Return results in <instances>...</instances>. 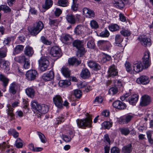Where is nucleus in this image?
<instances>
[{"label": "nucleus", "mask_w": 153, "mask_h": 153, "mask_svg": "<svg viewBox=\"0 0 153 153\" xmlns=\"http://www.w3.org/2000/svg\"><path fill=\"white\" fill-rule=\"evenodd\" d=\"M149 56V52H145L143 58V65L140 62H134L133 65V70L137 73L141 71L143 68H148L150 65Z\"/></svg>", "instance_id": "obj_1"}, {"label": "nucleus", "mask_w": 153, "mask_h": 153, "mask_svg": "<svg viewBox=\"0 0 153 153\" xmlns=\"http://www.w3.org/2000/svg\"><path fill=\"white\" fill-rule=\"evenodd\" d=\"M43 27V24L41 21H39L35 23L33 27L31 28L29 31L31 34L36 36L42 30Z\"/></svg>", "instance_id": "obj_2"}, {"label": "nucleus", "mask_w": 153, "mask_h": 153, "mask_svg": "<svg viewBox=\"0 0 153 153\" xmlns=\"http://www.w3.org/2000/svg\"><path fill=\"white\" fill-rule=\"evenodd\" d=\"M74 46L78 49L77 55L81 56L85 53V49L84 48L83 43L79 40H76L73 43Z\"/></svg>", "instance_id": "obj_3"}, {"label": "nucleus", "mask_w": 153, "mask_h": 153, "mask_svg": "<svg viewBox=\"0 0 153 153\" xmlns=\"http://www.w3.org/2000/svg\"><path fill=\"white\" fill-rule=\"evenodd\" d=\"M76 122L79 128H84L86 127H90L91 126L92 120L89 117H87L83 120H77Z\"/></svg>", "instance_id": "obj_4"}, {"label": "nucleus", "mask_w": 153, "mask_h": 153, "mask_svg": "<svg viewBox=\"0 0 153 153\" xmlns=\"http://www.w3.org/2000/svg\"><path fill=\"white\" fill-rule=\"evenodd\" d=\"M40 70L44 71L48 69L49 63L48 60L45 56H42L39 60Z\"/></svg>", "instance_id": "obj_5"}, {"label": "nucleus", "mask_w": 153, "mask_h": 153, "mask_svg": "<svg viewBox=\"0 0 153 153\" xmlns=\"http://www.w3.org/2000/svg\"><path fill=\"white\" fill-rule=\"evenodd\" d=\"M26 79L29 81H32L35 80L38 76L37 71L34 70H30L27 71L25 74Z\"/></svg>", "instance_id": "obj_6"}, {"label": "nucleus", "mask_w": 153, "mask_h": 153, "mask_svg": "<svg viewBox=\"0 0 153 153\" xmlns=\"http://www.w3.org/2000/svg\"><path fill=\"white\" fill-rule=\"evenodd\" d=\"M50 53L53 57L58 58L62 55L60 49L58 47L54 46L52 48L50 52Z\"/></svg>", "instance_id": "obj_7"}, {"label": "nucleus", "mask_w": 153, "mask_h": 153, "mask_svg": "<svg viewBox=\"0 0 153 153\" xmlns=\"http://www.w3.org/2000/svg\"><path fill=\"white\" fill-rule=\"evenodd\" d=\"M80 19V16L77 14L76 15V17L73 15L69 14L67 15L66 17L67 22L71 24H75L76 21H79Z\"/></svg>", "instance_id": "obj_8"}, {"label": "nucleus", "mask_w": 153, "mask_h": 153, "mask_svg": "<svg viewBox=\"0 0 153 153\" xmlns=\"http://www.w3.org/2000/svg\"><path fill=\"white\" fill-rule=\"evenodd\" d=\"M53 103L55 106L58 108L63 107V101L62 97L59 95H56L53 98Z\"/></svg>", "instance_id": "obj_9"}, {"label": "nucleus", "mask_w": 153, "mask_h": 153, "mask_svg": "<svg viewBox=\"0 0 153 153\" xmlns=\"http://www.w3.org/2000/svg\"><path fill=\"white\" fill-rule=\"evenodd\" d=\"M133 117V116L129 114L124 115L119 118V123L120 124L127 123L131 120Z\"/></svg>", "instance_id": "obj_10"}, {"label": "nucleus", "mask_w": 153, "mask_h": 153, "mask_svg": "<svg viewBox=\"0 0 153 153\" xmlns=\"http://www.w3.org/2000/svg\"><path fill=\"white\" fill-rule=\"evenodd\" d=\"M113 105L115 108L120 110L124 109L126 107V104L120 100L114 102L113 103Z\"/></svg>", "instance_id": "obj_11"}, {"label": "nucleus", "mask_w": 153, "mask_h": 153, "mask_svg": "<svg viewBox=\"0 0 153 153\" xmlns=\"http://www.w3.org/2000/svg\"><path fill=\"white\" fill-rule=\"evenodd\" d=\"M83 14L87 17L93 18L95 16L94 11L87 8H84L83 9Z\"/></svg>", "instance_id": "obj_12"}, {"label": "nucleus", "mask_w": 153, "mask_h": 153, "mask_svg": "<svg viewBox=\"0 0 153 153\" xmlns=\"http://www.w3.org/2000/svg\"><path fill=\"white\" fill-rule=\"evenodd\" d=\"M149 80L148 77L145 76H142L138 78L137 82L139 84H142L143 85L147 84L149 82Z\"/></svg>", "instance_id": "obj_13"}, {"label": "nucleus", "mask_w": 153, "mask_h": 153, "mask_svg": "<svg viewBox=\"0 0 153 153\" xmlns=\"http://www.w3.org/2000/svg\"><path fill=\"white\" fill-rule=\"evenodd\" d=\"M150 102V98L149 96L145 95L142 97L140 105L142 106H146L149 105Z\"/></svg>", "instance_id": "obj_14"}, {"label": "nucleus", "mask_w": 153, "mask_h": 153, "mask_svg": "<svg viewBox=\"0 0 153 153\" xmlns=\"http://www.w3.org/2000/svg\"><path fill=\"white\" fill-rule=\"evenodd\" d=\"M97 45L99 47H103L108 49L111 46V44L109 41L107 40H100L97 42Z\"/></svg>", "instance_id": "obj_15"}, {"label": "nucleus", "mask_w": 153, "mask_h": 153, "mask_svg": "<svg viewBox=\"0 0 153 153\" xmlns=\"http://www.w3.org/2000/svg\"><path fill=\"white\" fill-rule=\"evenodd\" d=\"M138 39L144 46H150L151 45V40L149 38L147 37H141V38H138Z\"/></svg>", "instance_id": "obj_16"}, {"label": "nucleus", "mask_w": 153, "mask_h": 153, "mask_svg": "<svg viewBox=\"0 0 153 153\" xmlns=\"http://www.w3.org/2000/svg\"><path fill=\"white\" fill-rule=\"evenodd\" d=\"M115 43L117 46L120 47H124L126 45H124L123 44V38L120 35H117L115 37Z\"/></svg>", "instance_id": "obj_17"}, {"label": "nucleus", "mask_w": 153, "mask_h": 153, "mask_svg": "<svg viewBox=\"0 0 153 153\" xmlns=\"http://www.w3.org/2000/svg\"><path fill=\"white\" fill-rule=\"evenodd\" d=\"M54 72L52 71H50L48 73L44 74L42 76L43 79L47 81L51 80L54 78Z\"/></svg>", "instance_id": "obj_18"}, {"label": "nucleus", "mask_w": 153, "mask_h": 153, "mask_svg": "<svg viewBox=\"0 0 153 153\" xmlns=\"http://www.w3.org/2000/svg\"><path fill=\"white\" fill-rule=\"evenodd\" d=\"M118 71L115 66L113 65H111L109 68L108 75L110 76L113 77L118 74Z\"/></svg>", "instance_id": "obj_19"}, {"label": "nucleus", "mask_w": 153, "mask_h": 153, "mask_svg": "<svg viewBox=\"0 0 153 153\" xmlns=\"http://www.w3.org/2000/svg\"><path fill=\"white\" fill-rule=\"evenodd\" d=\"M18 86V84L15 82L11 84L9 89V92L13 94H15L17 92Z\"/></svg>", "instance_id": "obj_20"}, {"label": "nucleus", "mask_w": 153, "mask_h": 153, "mask_svg": "<svg viewBox=\"0 0 153 153\" xmlns=\"http://www.w3.org/2000/svg\"><path fill=\"white\" fill-rule=\"evenodd\" d=\"M138 99V96L136 94H134L129 97L128 100L129 103L131 105H135Z\"/></svg>", "instance_id": "obj_21"}, {"label": "nucleus", "mask_w": 153, "mask_h": 153, "mask_svg": "<svg viewBox=\"0 0 153 153\" xmlns=\"http://www.w3.org/2000/svg\"><path fill=\"white\" fill-rule=\"evenodd\" d=\"M25 54L29 56H31L34 53V51L32 48L29 46H27L24 50Z\"/></svg>", "instance_id": "obj_22"}, {"label": "nucleus", "mask_w": 153, "mask_h": 153, "mask_svg": "<svg viewBox=\"0 0 153 153\" xmlns=\"http://www.w3.org/2000/svg\"><path fill=\"white\" fill-rule=\"evenodd\" d=\"M39 110L38 111V114L40 116L42 114H45L47 113L49 109L48 106L45 105H42L39 106Z\"/></svg>", "instance_id": "obj_23"}, {"label": "nucleus", "mask_w": 153, "mask_h": 153, "mask_svg": "<svg viewBox=\"0 0 153 153\" xmlns=\"http://www.w3.org/2000/svg\"><path fill=\"white\" fill-rule=\"evenodd\" d=\"M80 76L83 79L88 78L90 76V73L88 69L84 68L82 70L80 73Z\"/></svg>", "instance_id": "obj_24"}, {"label": "nucleus", "mask_w": 153, "mask_h": 153, "mask_svg": "<svg viewBox=\"0 0 153 153\" xmlns=\"http://www.w3.org/2000/svg\"><path fill=\"white\" fill-rule=\"evenodd\" d=\"M7 114L10 117V120H12L14 118V115L13 113L14 109H13L12 106L9 104H7Z\"/></svg>", "instance_id": "obj_25"}, {"label": "nucleus", "mask_w": 153, "mask_h": 153, "mask_svg": "<svg viewBox=\"0 0 153 153\" xmlns=\"http://www.w3.org/2000/svg\"><path fill=\"white\" fill-rule=\"evenodd\" d=\"M88 66L93 68L94 70L97 71L101 68L100 65L93 61H90L88 62Z\"/></svg>", "instance_id": "obj_26"}, {"label": "nucleus", "mask_w": 153, "mask_h": 153, "mask_svg": "<svg viewBox=\"0 0 153 153\" xmlns=\"http://www.w3.org/2000/svg\"><path fill=\"white\" fill-rule=\"evenodd\" d=\"M31 105L32 108L34 112V113L36 114H38V111L39 110V106H40L38 103L36 101H33L31 102Z\"/></svg>", "instance_id": "obj_27"}, {"label": "nucleus", "mask_w": 153, "mask_h": 153, "mask_svg": "<svg viewBox=\"0 0 153 153\" xmlns=\"http://www.w3.org/2000/svg\"><path fill=\"white\" fill-rule=\"evenodd\" d=\"M113 3L115 6L120 9L123 8L124 6V4L121 0H114Z\"/></svg>", "instance_id": "obj_28"}, {"label": "nucleus", "mask_w": 153, "mask_h": 153, "mask_svg": "<svg viewBox=\"0 0 153 153\" xmlns=\"http://www.w3.org/2000/svg\"><path fill=\"white\" fill-rule=\"evenodd\" d=\"M0 80L2 82V85L6 87L8 85L9 79L2 74H0Z\"/></svg>", "instance_id": "obj_29"}, {"label": "nucleus", "mask_w": 153, "mask_h": 153, "mask_svg": "<svg viewBox=\"0 0 153 153\" xmlns=\"http://www.w3.org/2000/svg\"><path fill=\"white\" fill-rule=\"evenodd\" d=\"M84 27L82 25H77L75 28L74 32L76 35L81 34L83 33Z\"/></svg>", "instance_id": "obj_30"}, {"label": "nucleus", "mask_w": 153, "mask_h": 153, "mask_svg": "<svg viewBox=\"0 0 153 153\" xmlns=\"http://www.w3.org/2000/svg\"><path fill=\"white\" fill-rule=\"evenodd\" d=\"M87 40L88 41L87 43V47L90 48H93L95 46L94 39L91 37H89Z\"/></svg>", "instance_id": "obj_31"}, {"label": "nucleus", "mask_w": 153, "mask_h": 153, "mask_svg": "<svg viewBox=\"0 0 153 153\" xmlns=\"http://www.w3.org/2000/svg\"><path fill=\"white\" fill-rule=\"evenodd\" d=\"M0 64H2L3 68L6 71L9 70V63L8 61L0 59Z\"/></svg>", "instance_id": "obj_32"}, {"label": "nucleus", "mask_w": 153, "mask_h": 153, "mask_svg": "<svg viewBox=\"0 0 153 153\" xmlns=\"http://www.w3.org/2000/svg\"><path fill=\"white\" fill-rule=\"evenodd\" d=\"M59 84L60 86L65 87L71 85V82L68 80H61L59 81Z\"/></svg>", "instance_id": "obj_33"}, {"label": "nucleus", "mask_w": 153, "mask_h": 153, "mask_svg": "<svg viewBox=\"0 0 153 153\" xmlns=\"http://www.w3.org/2000/svg\"><path fill=\"white\" fill-rule=\"evenodd\" d=\"M68 62L69 64L70 65H73L75 63L78 65L80 63L81 61L76 59L75 58L73 57L69 59Z\"/></svg>", "instance_id": "obj_34"}, {"label": "nucleus", "mask_w": 153, "mask_h": 153, "mask_svg": "<svg viewBox=\"0 0 153 153\" xmlns=\"http://www.w3.org/2000/svg\"><path fill=\"white\" fill-rule=\"evenodd\" d=\"M61 72L63 75L66 77H68L70 76V71L67 68L63 67L61 70Z\"/></svg>", "instance_id": "obj_35"}, {"label": "nucleus", "mask_w": 153, "mask_h": 153, "mask_svg": "<svg viewBox=\"0 0 153 153\" xmlns=\"http://www.w3.org/2000/svg\"><path fill=\"white\" fill-rule=\"evenodd\" d=\"M57 4L60 6L66 7L68 5L69 2L68 0H58Z\"/></svg>", "instance_id": "obj_36"}, {"label": "nucleus", "mask_w": 153, "mask_h": 153, "mask_svg": "<svg viewBox=\"0 0 153 153\" xmlns=\"http://www.w3.org/2000/svg\"><path fill=\"white\" fill-rule=\"evenodd\" d=\"M27 59L24 55H22L16 56L14 58L15 60L19 63H22L25 62Z\"/></svg>", "instance_id": "obj_37"}, {"label": "nucleus", "mask_w": 153, "mask_h": 153, "mask_svg": "<svg viewBox=\"0 0 153 153\" xmlns=\"http://www.w3.org/2000/svg\"><path fill=\"white\" fill-rule=\"evenodd\" d=\"M24 48V46L22 45H17L14 48L13 53L15 54H18L23 50Z\"/></svg>", "instance_id": "obj_38"}, {"label": "nucleus", "mask_w": 153, "mask_h": 153, "mask_svg": "<svg viewBox=\"0 0 153 153\" xmlns=\"http://www.w3.org/2000/svg\"><path fill=\"white\" fill-rule=\"evenodd\" d=\"M8 133L9 135H12L15 138L19 136V134L16 130L13 128H10L8 131Z\"/></svg>", "instance_id": "obj_39"}, {"label": "nucleus", "mask_w": 153, "mask_h": 153, "mask_svg": "<svg viewBox=\"0 0 153 153\" xmlns=\"http://www.w3.org/2000/svg\"><path fill=\"white\" fill-rule=\"evenodd\" d=\"M132 146L129 144L127 146H124L122 149L123 152L124 153H130L131 151Z\"/></svg>", "instance_id": "obj_40"}, {"label": "nucleus", "mask_w": 153, "mask_h": 153, "mask_svg": "<svg viewBox=\"0 0 153 153\" xmlns=\"http://www.w3.org/2000/svg\"><path fill=\"white\" fill-rule=\"evenodd\" d=\"M25 91L27 95L30 97H33L34 95V90L31 88L26 89Z\"/></svg>", "instance_id": "obj_41"}, {"label": "nucleus", "mask_w": 153, "mask_h": 153, "mask_svg": "<svg viewBox=\"0 0 153 153\" xmlns=\"http://www.w3.org/2000/svg\"><path fill=\"white\" fill-rule=\"evenodd\" d=\"M0 10H3L5 13H10L11 10V9L6 5H0Z\"/></svg>", "instance_id": "obj_42"}, {"label": "nucleus", "mask_w": 153, "mask_h": 153, "mask_svg": "<svg viewBox=\"0 0 153 153\" xmlns=\"http://www.w3.org/2000/svg\"><path fill=\"white\" fill-rule=\"evenodd\" d=\"M53 1L51 0H46L43 7L45 9H48L51 7Z\"/></svg>", "instance_id": "obj_43"}, {"label": "nucleus", "mask_w": 153, "mask_h": 153, "mask_svg": "<svg viewBox=\"0 0 153 153\" xmlns=\"http://www.w3.org/2000/svg\"><path fill=\"white\" fill-rule=\"evenodd\" d=\"M90 25L92 29H97L99 27L98 23L94 20H92L90 21Z\"/></svg>", "instance_id": "obj_44"}, {"label": "nucleus", "mask_w": 153, "mask_h": 153, "mask_svg": "<svg viewBox=\"0 0 153 153\" xmlns=\"http://www.w3.org/2000/svg\"><path fill=\"white\" fill-rule=\"evenodd\" d=\"M109 30L113 32L119 30V27L116 24H113L109 25L108 27Z\"/></svg>", "instance_id": "obj_45"}, {"label": "nucleus", "mask_w": 153, "mask_h": 153, "mask_svg": "<svg viewBox=\"0 0 153 153\" xmlns=\"http://www.w3.org/2000/svg\"><path fill=\"white\" fill-rule=\"evenodd\" d=\"M49 24L53 28L57 27L58 24V22L57 20L49 19Z\"/></svg>", "instance_id": "obj_46"}, {"label": "nucleus", "mask_w": 153, "mask_h": 153, "mask_svg": "<svg viewBox=\"0 0 153 153\" xmlns=\"http://www.w3.org/2000/svg\"><path fill=\"white\" fill-rule=\"evenodd\" d=\"M110 35L109 32L107 29H105L100 33V36L102 37H108Z\"/></svg>", "instance_id": "obj_47"}, {"label": "nucleus", "mask_w": 153, "mask_h": 153, "mask_svg": "<svg viewBox=\"0 0 153 153\" xmlns=\"http://www.w3.org/2000/svg\"><path fill=\"white\" fill-rule=\"evenodd\" d=\"M122 134L127 135L130 133V131L128 128H123L119 129Z\"/></svg>", "instance_id": "obj_48"}, {"label": "nucleus", "mask_w": 153, "mask_h": 153, "mask_svg": "<svg viewBox=\"0 0 153 153\" xmlns=\"http://www.w3.org/2000/svg\"><path fill=\"white\" fill-rule=\"evenodd\" d=\"M120 33L122 35L124 36H129L131 35L130 31L127 29H123L120 30Z\"/></svg>", "instance_id": "obj_49"}, {"label": "nucleus", "mask_w": 153, "mask_h": 153, "mask_svg": "<svg viewBox=\"0 0 153 153\" xmlns=\"http://www.w3.org/2000/svg\"><path fill=\"white\" fill-rule=\"evenodd\" d=\"M22 141L20 138H18L15 142V145L17 148H19L22 147Z\"/></svg>", "instance_id": "obj_50"}, {"label": "nucleus", "mask_w": 153, "mask_h": 153, "mask_svg": "<svg viewBox=\"0 0 153 153\" xmlns=\"http://www.w3.org/2000/svg\"><path fill=\"white\" fill-rule=\"evenodd\" d=\"M37 134L41 142L43 143H45L47 140L44 135L39 132H38Z\"/></svg>", "instance_id": "obj_51"}, {"label": "nucleus", "mask_w": 153, "mask_h": 153, "mask_svg": "<svg viewBox=\"0 0 153 153\" xmlns=\"http://www.w3.org/2000/svg\"><path fill=\"white\" fill-rule=\"evenodd\" d=\"M118 92V89L117 87H113L110 88L108 90V94L113 95Z\"/></svg>", "instance_id": "obj_52"}, {"label": "nucleus", "mask_w": 153, "mask_h": 153, "mask_svg": "<svg viewBox=\"0 0 153 153\" xmlns=\"http://www.w3.org/2000/svg\"><path fill=\"white\" fill-rule=\"evenodd\" d=\"M41 42L44 44L46 45H50L51 43V42L43 36H42L41 38Z\"/></svg>", "instance_id": "obj_53"}, {"label": "nucleus", "mask_w": 153, "mask_h": 153, "mask_svg": "<svg viewBox=\"0 0 153 153\" xmlns=\"http://www.w3.org/2000/svg\"><path fill=\"white\" fill-rule=\"evenodd\" d=\"M61 39L62 42L64 43L71 39V37L69 35H66L62 37Z\"/></svg>", "instance_id": "obj_54"}, {"label": "nucleus", "mask_w": 153, "mask_h": 153, "mask_svg": "<svg viewBox=\"0 0 153 153\" xmlns=\"http://www.w3.org/2000/svg\"><path fill=\"white\" fill-rule=\"evenodd\" d=\"M74 94L76 97L77 98H80L82 95L81 91L78 89H76L74 91Z\"/></svg>", "instance_id": "obj_55"}, {"label": "nucleus", "mask_w": 153, "mask_h": 153, "mask_svg": "<svg viewBox=\"0 0 153 153\" xmlns=\"http://www.w3.org/2000/svg\"><path fill=\"white\" fill-rule=\"evenodd\" d=\"M125 67L127 71L131 73H132V68L130 63L128 62H126L125 64Z\"/></svg>", "instance_id": "obj_56"}, {"label": "nucleus", "mask_w": 153, "mask_h": 153, "mask_svg": "<svg viewBox=\"0 0 153 153\" xmlns=\"http://www.w3.org/2000/svg\"><path fill=\"white\" fill-rule=\"evenodd\" d=\"M103 100V99L101 97H97L95 98L94 102L96 104L101 103L102 102Z\"/></svg>", "instance_id": "obj_57"}, {"label": "nucleus", "mask_w": 153, "mask_h": 153, "mask_svg": "<svg viewBox=\"0 0 153 153\" xmlns=\"http://www.w3.org/2000/svg\"><path fill=\"white\" fill-rule=\"evenodd\" d=\"M105 128L109 129L112 126V124L108 121H105L103 122V124Z\"/></svg>", "instance_id": "obj_58"}, {"label": "nucleus", "mask_w": 153, "mask_h": 153, "mask_svg": "<svg viewBox=\"0 0 153 153\" xmlns=\"http://www.w3.org/2000/svg\"><path fill=\"white\" fill-rule=\"evenodd\" d=\"M30 66V60L28 59H27L25 61V63L23 65L24 68L26 69H27L29 68Z\"/></svg>", "instance_id": "obj_59"}, {"label": "nucleus", "mask_w": 153, "mask_h": 153, "mask_svg": "<svg viewBox=\"0 0 153 153\" xmlns=\"http://www.w3.org/2000/svg\"><path fill=\"white\" fill-rule=\"evenodd\" d=\"M114 84L115 87H117L118 88H120L122 85L121 81L118 80H114Z\"/></svg>", "instance_id": "obj_60"}, {"label": "nucleus", "mask_w": 153, "mask_h": 153, "mask_svg": "<svg viewBox=\"0 0 153 153\" xmlns=\"http://www.w3.org/2000/svg\"><path fill=\"white\" fill-rule=\"evenodd\" d=\"M72 137H71V136H69L65 135L63 136V139L65 141L69 142L71 141Z\"/></svg>", "instance_id": "obj_61"}, {"label": "nucleus", "mask_w": 153, "mask_h": 153, "mask_svg": "<svg viewBox=\"0 0 153 153\" xmlns=\"http://www.w3.org/2000/svg\"><path fill=\"white\" fill-rule=\"evenodd\" d=\"M130 95V93L126 94L121 96L120 99L122 101H125V100H127V99L129 96Z\"/></svg>", "instance_id": "obj_62"}, {"label": "nucleus", "mask_w": 153, "mask_h": 153, "mask_svg": "<svg viewBox=\"0 0 153 153\" xmlns=\"http://www.w3.org/2000/svg\"><path fill=\"white\" fill-rule=\"evenodd\" d=\"M120 19L121 21L123 22H125L126 20V19L125 16L122 13H120L119 15Z\"/></svg>", "instance_id": "obj_63"}, {"label": "nucleus", "mask_w": 153, "mask_h": 153, "mask_svg": "<svg viewBox=\"0 0 153 153\" xmlns=\"http://www.w3.org/2000/svg\"><path fill=\"white\" fill-rule=\"evenodd\" d=\"M111 153H120V150L118 148L114 147L111 149Z\"/></svg>", "instance_id": "obj_64"}]
</instances>
